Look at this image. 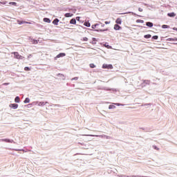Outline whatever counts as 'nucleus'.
<instances>
[{"label":"nucleus","instance_id":"obj_28","mask_svg":"<svg viewBox=\"0 0 177 177\" xmlns=\"http://www.w3.org/2000/svg\"><path fill=\"white\" fill-rule=\"evenodd\" d=\"M84 26H85V27H91V23L89 21H85Z\"/></svg>","mask_w":177,"mask_h":177},{"label":"nucleus","instance_id":"obj_33","mask_svg":"<svg viewBox=\"0 0 177 177\" xmlns=\"http://www.w3.org/2000/svg\"><path fill=\"white\" fill-rule=\"evenodd\" d=\"M115 105H113V104H110L109 106V110H113V109H115Z\"/></svg>","mask_w":177,"mask_h":177},{"label":"nucleus","instance_id":"obj_22","mask_svg":"<svg viewBox=\"0 0 177 177\" xmlns=\"http://www.w3.org/2000/svg\"><path fill=\"white\" fill-rule=\"evenodd\" d=\"M48 102H38L37 105L40 106H44L45 104H47Z\"/></svg>","mask_w":177,"mask_h":177},{"label":"nucleus","instance_id":"obj_19","mask_svg":"<svg viewBox=\"0 0 177 177\" xmlns=\"http://www.w3.org/2000/svg\"><path fill=\"white\" fill-rule=\"evenodd\" d=\"M167 16L168 17H175V16H176V13H175L174 12H169L167 13Z\"/></svg>","mask_w":177,"mask_h":177},{"label":"nucleus","instance_id":"obj_27","mask_svg":"<svg viewBox=\"0 0 177 177\" xmlns=\"http://www.w3.org/2000/svg\"><path fill=\"white\" fill-rule=\"evenodd\" d=\"M144 38H145V39H150V38H151V35L150 34H147L144 35Z\"/></svg>","mask_w":177,"mask_h":177},{"label":"nucleus","instance_id":"obj_3","mask_svg":"<svg viewBox=\"0 0 177 177\" xmlns=\"http://www.w3.org/2000/svg\"><path fill=\"white\" fill-rule=\"evenodd\" d=\"M0 142H5L6 143H16V142H15V140L10 139V138H3V139H1Z\"/></svg>","mask_w":177,"mask_h":177},{"label":"nucleus","instance_id":"obj_4","mask_svg":"<svg viewBox=\"0 0 177 177\" xmlns=\"http://www.w3.org/2000/svg\"><path fill=\"white\" fill-rule=\"evenodd\" d=\"M17 23H18L19 26H21V24H31V22L30 21H21L19 19L17 20Z\"/></svg>","mask_w":177,"mask_h":177},{"label":"nucleus","instance_id":"obj_49","mask_svg":"<svg viewBox=\"0 0 177 177\" xmlns=\"http://www.w3.org/2000/svg\"><path fill=\"white\" fill-rule=\"evenodd\" d=\"M86 136H91L92 138H94V136H96V138H97V136H95V135H92V134H88V135H86Z\"/></svg>","mask_w":177,"mask_h":177},{"label":"nucleus","instance_id":"obj_48","mask_svg":"<svg viewBox=\"0 0 177 177\" xmlns=\"http://www.w3.org/2000/svg\"><path fill=\"white\" fill-rule=\"evenodd\" d=\"M78 77H75L73 78H72V81H78Z\"/></svg>","mask_w":177,"mask_h":177},{"label":"nucleus","instance_id":"obj_20","mask_svg":"<svg viewBox=\"0 0 177 177\" xmlns=\"http://www.w3.org/2000/svg\"><path fill=\"white\" fill-rule=\"evenodd\" d=\"M69 23L70 24L75 25L77 24V19L75 18H73L72 19L70 20Z\"/></svg>","mask_w":177,"mask_h":177},{"label":"nucleus","instance_id":"obj_50","mask_svg":"<svg viewBox=\"0 0 177 177\" xmlns=\"http://www.w3.org/2000/svg\"><path fill=\"white\" fill-rule=\"evenodd\" d=\"M30 57H32V55L31 54L28 55V57H27L28 60H30Z\"/></svg>","mask_w":177,"mask_h":177},{"label":"nucleus","instance_id":"obj_44","mask_svg":"<svg viewBox=\"0 0 177 177\" xmlns=\"http://www.w3.org/2000/svg\"><path fill=\"white\" fill-rule=\"evenodd\" d=\"M113 104H114L115 106H124V104H120V103H113Z\"/></svg>","mask_w":177,"mask_h":177},{"label":"nucleus","instance_id":"obj_13","mask_svg":"<svg viewBox=\"0 0 177 177\" xmlns=\"http://www.w3.org/2000/svg\"><path fill=\"white\" fill-rule=\"evenodd\" d=\"M103 90L104 91H112V92H117V89H115V88H110L109 87H104Z\"/></svg>","mask_w":177,"mask_h":177},{"label":"nucleus","instance_id":"obj_30","mask_svg":"<svg viewBox=\"0 0 177 177\" xmlns=\"http://www.w3.org/2000/svg\"><path fill=\"white\" fill-rule=\"evenodd\" d=\"M24 103L25 104H27V103H30V98L29 97L25 98V100H24Z\"/></svg>","mask_w":177,"mask_h":177},{"label":"nucleus","instance_id":"obj_34","mask_svg":"<svg viewBox=\"0 0 177 177\" xmlns=\"http://www.w3.org/2000/svg\"><path fill=\"white\" fill-rule=\"evenodd\" d=\"M162 28H163V29L170 28V26H169V25L163 24V25H162Z\"/></svg>","mask_w":177,"mask_h":177},{"label":"nucleus","instance_id":"obj_38","mask_svg":"<svg viewBox=\"0 0 177 177\" xmlns=\"http://www.w3.org/2000/svg\"><path fill=\"white\" fill-rule=\"evenodd\" d=\"M151 39L153 40H157L158 39V35H154L151 37Z\"/></svg>","mask_w":177,"mask_h":177},{"label":"nucleus","instance_id":"obj_55","mask_svg":"<svg viewBox=\"0 0 177 177\" xmlns=\"http://www.w3.org/2000/svg\"><path fill=\"white\" fill-rule=\"evenodd\" d=\"M15 151H22V150H24V149H14Z\"/></svg>","mask_w":177,"mask_h":177},{"label":"nucleus","instance_id":"obj_32","mask_svg":"<svg viewBox=\"0 0 177 177\" xmlns=\"http://www.w3.org/2000/svg\"><path fill=\"white\" fill-rule=\"evenodd\" d=\"M176 40H177L176 37H174V38L170 37L166 39V41H175Z\"/></svg>","mask_w":177,"mask_h":177},{"label":"nucleus","instance_id":"obj_57","mask_svg":"<svg viewBox=\"0 0 177 177\" xmlns=\"http://www.w3.org/2000/svg\"><path fill=\"white\" fill-rule=\"evenodd\" d=\"M172 30H174V31H177V28H176V27H174V28H172Z\"/></svg>","mask_w":177,"mask_h":177},{"label":"nucleus","instance_id":"obj_25","mask_svg":"<svg viewBox=\"0 0 177 177\" xmlns=\"http://www.w3.org/2000/svg\"><path fill=\"white\" fill-rule=\"evenodd\" d=\"M100 26V24H93V25L91 26V28H92L93 30H99V29H95L96 27H97V26Z\"/></svg>","mask_w":177,"mask_h":177},{"label":"nucleus","instance_id":"obj_15","mask_svg":"<svg viewBox=\"0 0 177 177\" xmlns=\"http://www.w3.org/2000/svg\"><path fill=\"white\" fill-rule=\"evenodd\" d=\"M146 85H150V80H143L142 86H146Z\"/></svg>","mask_w":177,"mask_h":177},{"label":"nucleus","instance_id":"obj_43","mask_svg":"<svg viewBox=\"0 0 177 177\" xmlns=\"http://www.w3.org/2000/svg\"><path fill=\"white\" fill-rule=\"evenodd\" d=\"M30 104H32V106H37V104H38V101H35L32 102Z\"/></svg>","mask_w":177,"mask_h":177},{"label":"nucleus","instance_id":"obj_29","mask_svg":"<svg viewBox=\"0 0 177 177\" xmlns=\"http://www.w3.org/2000/svg\"><path fill=\"white\" fill-rule=\"evenodd\" d=\"M57 75V77H61L64 81V80H66L64 75H63L62 73H58Z\"/></svg>","mask_w":177,"mask_h":177},{"label":"nucleus","instance_id":"obj_47","mask_svg":"<svg viewBox=\"0 0 177 177\" xmlns=\"http://www.w3.org/2000/svg\"><path fill=\"white\" fill-rule=\"evenodd\" d=\"M25 107H28V109H30V107H32V106L31 104H28L25 105Z\"/></svg>","mask_w":177,"mask_h":177},{"label":"nucleus","instance_id":"obj_10","mask_svg":"<svg viewBox=\"0 0 177 177\" xmlns=\"http://www.w3.org/2000/svg\"><path fill=\"white\" fill-rule=\"evenodd\" d=\"M140 129L144 131V132H150L151 128L150 127H140Z\"/></svg>","mask_w":177,"mask_h":177},{"label":"nucleus","instance_id":"obj_53","mask_svg":"<svg viewBox=\"0 0 177 177\" xmlns=\"http://www.w3.org/2000/svg\"><path fill=\"white\" fill-rule=\"evenodd\" d=\"M54 107H62L60 104H54Z\"/></svg>","mask_w":177,"mask_h":177},{"label":"nucleus","instance_id":"obj_63","mask_svg":"<svg viewBox=\"0 0 177 177\" xmlns=\"http://www.w3.org/2000/svg\"><path fill=\"white\" fill-rule=\"evenodd\" d=\"M59 24H63V22H59Z\"/></svg>","mask_w":177,"mask_h":177},{"label":"nucleus","instance_id":"obj_64","mask_svg":"<svg viewBox=\"0 0 177 177\" xmlns=\"http://www.w3.org/2000/svg\"><path fill=\"white\" fill-rule=\"evenodd\" d=\"M176 39H177V37H176ZM176 41H177V40H176Z\"/></svg>","mask_w":177,"mask_h":177},{"label":"nucleus","instance_id":"obj_54","mask_svg":"<svg viewBox=\"0 0 177 177\" xmlns=\"http://www.w3.org/2000/svg\"><path fill=\"white\" fill-rule=\"evenodd\" d=\"M138 12H143V8H138Z\"/></svg>","mask_w":177,"mask_h":177},{"label":"nucleus","instance_id":"obj_40","mask_svg":"<svg viewBox=\"0 0 177 177\" xmlns=\"http://www.w3.org/2000/svg\"><path fill=\"white\" fill-rule=\"evenodd\" d=\"M136 21V23H145V21L143 19H137Z\"/></svg>","mask_w":177,"mask_h":177},{"label":"nucleus","instance_id":"obj_24","mask_svg":"<svg viewBox=\"0 0 177 177\" xmlns=\"http://www.w3.org/2000/svg\"><path fill=\"white\" fill-rule=\"evenodd\" d=\"M65 17H73V16H74V14L71 13V12H66L64 15Z\"/></svg>","mask_w":177,"mask_h":177},{"label":"nucleus","instance_id":"obj_6","mask_svg":"<svg viewBox=\"0 0 177 177\" xmlns=\"http://www.w3.org/2000/svg\"><path fill=\"white\" fill-rule=\"evenodd\" d=\"M77 26H79V30H88V31H95L94 29H91V28H86L85 26H80V25H77Z\"/></svg>","mask_w":177,"mask_h":177},{"label":"nucleus","instance_id":"obj_8","mask_svg":"<svg viewBox=\"0 0 177 177\" xmlns=\"http://www.w3.org/2000/svg\"><path fill=\"white\" fill-rule=\"evenodd\" d=\"M113 30H115V31H120L122 30V27H121L120 25L115 24L113 27Z\"/></svg>","mask_w":177,"mask_h":177},{"label":"nucleus","instance_id":"obj_37","mask_svg":"<svg viewBox=\"0 0 177 177\" xmlns=\"http://www.w3.org/2000/svg\"><path fill=\"white\" fill-rule=\"evenodd\" d=\"M133 27H139L140 28H147L146 26H139V25H133Z\"/></svg>","mask_w":177,"mask_h":177},{"label":"nucleus","instance_id":"obj_36","mask_svg":"<svg viewBox=\"0 0 177 177\" xmlns=\"http://www.w3.org/2000/svg\"><path fill=\"white\" fill-rule=\"evenodd\" d=\"M76 21H80V23H84L83 21H81L80 19L81 17H76Z\"/></svg>","mask_w":177,"mask_h":177},{"label":"nucleus","instance_id":"obj_52","mask_svg":"<svg viewBox=\"0 0 177 177\" xmlns=\"http://www.w3.org/2000/svg\"><path fill=\"white\" fill-rule=\"evenodd\" d=\"M10 83L9 82H6V83H3V85H4V86H6L8 85H10Z\"/></svg>","mask_w":177,"mask_h":177},{"label":"nucleus","instance_id":"obj_59","mask_svg":"<svg viewBox=\"0 0 177 177\" xmlns=\"http://www.w3.org/2000/svg\"><path fill=\"white\" fill-rule=\"evenodd\" d=\"M145 6H150V5L147 4V3H144Z\"/></svg>","mask_w":177,"mask_h":177},{"label":"nucleus","instance_id":"obj_51","mask_svg":"<svg viewBox=\"0 0 177 177\" xmlns=\"http://www.w3.org/2000/svg\"><path fill=\"white\" fill-rule=\"evenodd\" d=\"M37 26L39 27V28H44V26L41 24H38Z\"/></svg>","mask_w":177,"mask_h":177},{"label":"nucleus","instance_id":"obj_16","mask_svg":"<svg viewBox=\"0 0 177 177\" xmlns=\"http://www.w3.org/2000/svg\"><path fill=\"white\" fill-rule=\"evenodd\" d=\"M131 13L132 15V16H138V17H142V16L133 12H124V15H128Z\"/></svg>","mask_w":177,"mask_h":177},{"label":"nucleus","instance_id":"obj_12","mask_svg":"<svg viewBox=\"0 0 177 177\" xmlns=\"http://www.w3.org/2000/svg\"><path fill=\"white\" fill-rule=\"evenodd\" d=\"M115 23H116V24L120 26V24H122V19H121V18L118 17L116 19Z\"/></svg>","mask_w":177,"mask_h":177},{"label":"nucleus","instance_id":"obj_58","mask_svg":"<svg viewBox=\"0 0 177 177\" xmlns=\"http://www.w3.org/2000/svg\"><path fill=\"white\" fill-rule=\"evenodd\" d=\"M120 177H130L129 176L122 175Z\"/></svg>","mask_w":177,"mask_h":177},{"label":"nucleus","instance_id":"obj_23","mask_svg":"<svg viewBox=\"0 0 177 177\" xmlns=\"http://www.w3.org/2000/svg\"><path fill=\"white\" fill-rule=\"evenodd\" d=\"M43 21H44V23H51L52 20H50V19H49L48 17H44L43 19Z\"/></svg>","mask_w":177,"mask_h":177},{"label":"nucleus","instance_id":"obj_9","mask_svg":"<svg viewBox=\"0 0 177 177\" xmlns=\"http://www.w3.org/2000/svg\"><path fill=\"white\" fill-rule=\"evenodd\" d=\"M145 26H147V27H149V28H152V27L154 26V24L151 21H147L145 23Z\"/></svg>","mask_w":177,"mask_h":177},{"label":"nucleus","instance_id":"obj_18","mask_svg":"<svg viewBox=\"0 0 177 177\" xmlns=\"http://www.w3.org/2000/svg\"><path fill=\"white\" fill-rule=\"evenodd\" d=\"M104 46L105 48H106V49H113V46L109 45V43H108V42H105V43L104 44Z\"/></svg>","mask_w":177,"mask_h":177},{"label":"nucleus","instance_id":"obj_5","mask_svg":"<svg viewBox=\"0 0 177 177\" xmlns=\"http://www.w3.org/2000/svg\"><path fill=\"white\" fill-rule=\"evenodd\" d=\"M64 56H66V53H60L55 57L54 59L57 60L58 59H60V57H64Z\"/></svg>","mask_w":177,"mask_h":177},{"label":"nucleus","instance_id":"obj_17","mask_svg":"<svg viewBox=\"0 0 177 177\" xmlns=\"http://www.w3.org/2000/svg\"><path fill=\"white\" fill-rule=\"evenodd\" d=\"M97 39H97L95 37H93L92 41H90V44H92V45H96V42H97Z\"/></svg>","mask_w":177,"mask_h":177},{"label":"nucleus","instance_id":"obj_60","mask_svg":"<svg viewBox=\"0 0 177 177\" xmlns=\"http://www.w3.org/2000/svg\"><path fill=\"white\" fill-rule=\"evenodd\" d=\"M106 26L104 24H101V27H104Z\"/></svg>","mask_w":177,"mask_h":177},{"label":"nucleus","instance_id":"obj_45","mask_svg":"<svg viewBox=\"0 0 177 177\" xmlns=\"http://www.w3.org/2000/svg\"><path fill=\"white\" fill-rule=\"evenodd\" d=\"M6 3H8V1H0V5H6Z\"/></svg>","mask_w":177,"mask_h":177},{"label":"nucleus","instance_id":"obj_7","mask_svg":"<svg viewBox=\"0 0 177 177\" xmlns=\"http://www.w3.org/2000/svg\"><path fill=\"white\" fill-rule=\"evenodd\" d=\"M9 107H10V109H12L13 110H16V109L19 107V104L16 103L10 104Z\"/></svg>","mask_w":177,"mask_h":177},{"label":"nucleus","instance_id":"obj_1","mask_svg":"<svg viewBox=\"0 0 177 177\" xmlns=\"http://www.w3.org/2000/svg\"><path fill=\"white\" fill-rule=\"evenodd\" d=\"M102 68L106 69V70H113V68H114V67L113 66V64H103Z\"/></svg>","mask_w":177,"mask_h":177},{"label":"nucleus","instance_id":"obj_56","mask_svg":"<svg viewBox=\"0 0 177 177\" xmlns=\"http://www.w3.org/2000/svg\"><path fill=\"white\" fill-rule=\"evenodd\" d=\"M104 23H105V24H110L111 21H106Z\"/></svg>","mask_w":177,"mask_h":177},{"label":"nucleus","instance_id":"obj_2","mask_svg":"<svg viewBox=\"0 0 177 177\" xmlns=\"http://www.w3.org/2000/svg\"><path fill=\"white\" fill-rule=\"evenodd\" d=\"M12 55H14L15 59H17L18 60H23V59H24V57L19 54L18 52H13Z\"/></svg>","mask_w":177,"mask_h":177},{"label":"nucleus","instance_id":"obj_46","mask_svg":"<svg viewBox=\"0 0 177 177\" xmlns=\"http://www.w3.org/2000/svg\"><path fill=\"white\" fill-rule=\"evenodd\" d=\"M88 37H85L82 38V41H84V42H88Z\"/></svg>","mask_w":177,"mask_h":177},{"label":"nucleus","instance_id":"obj_26","mask_svg":"<svg viewBox=\"0 0 177 177\" xmlns=\"http://www.w3.org/2000/svg\"><path fill=\"white\" fill-rule=\"evenodd\" d=\"M20 97L19 96H16L15 98V103H20Z\"/></svg>","mask_w":177,"mask_h":177},{"label":"nucleus","instance_id":"obj_61","mask_svg":"<svg viewBox=\"0 0 177 177\" xmlns=\"http://www.w3.org/2000/svg\"><path fill=\"white\" fill-rule=\"evenodd\" d=\"M173 45H177V43H172Z\"/></svg>","mask_w":177,"mask_h":177},{"label":"nucleus","instance_id":"obj_11","mask_svg":"<svg viewBox=\"0 0 177 177\" xmlns=\"http://www.w3.org/2000/svg\"><path fill=\"white\" fill-rule=\"evenodd\" d=\"M95 32H104L105 31H109V28L105 29H99V30H94Z\"/></svg>","mask_w":177,"mask_h":177},{"label":"nucleus","instance_id":"obj_42","mask_svg":"<svg viewBox=\"0 0 177 177\" xmlns=\"http://www.w3.org/2000/svg\"><path fill=\"white\" fill-rule=\"evenodd\" d=\"M153 149H154V150H160V148H158V147H157V145H153Z\"/></svg>","mask_w":177,"mask_h":177},{"label":"nucleus","instance_id":"obj_35","mask_svg":"<svg viewBox=\"0 0 177 177\" xmlns=\"http://www.w3.org/2000/svg\"><path fill=\"white\" fill-rule=\"evenodd\" d=\"M89 67H90V68H95L96 65H95V64H90Z\"/></svg>","mask_w":177,"mask_h":177},{"label":"nucleus","instance_id":"obj_14","mask_svg":"<svg viewBox=\"0 0 177 177\" xmlns=\"http://www.w3.org/2000/svg\"><path fill=\"white\" fill-rule=\"evenodd\" d=\"M59 21H60V20H59V19H57V18H55L53 21V24H54V26H59Z\"/></svg>","mask_w":177,"mask_h":177},{"label":"nucleus","instance_id":"obj_31","mask_svg":"<svg viewBox=\"0 0 177 177\" xmlns=\"http://www.w3.org/2000/svg\"><path fill=\"white\" fill-rule=\"evenodd\" d=\"M9 5H12L13 6H17V3L15 1H10L8 3Z\"/></svg>","mask_w":177,"mask_h":177},{"label":"nucleus","instance_id":"obj_41","mask_svg":"<svg viewBox=\"0 0 177 177\" xmlns=\"http://www.w3.org/2000/svg\"><path fill=\"white\" fill-rule=\"evenodd\" d=\"M142 106L144 107L146 106H153V104H151V103L142 104Z\"/></svg>","mask_w":177,"mask_h":177},{"label":"nucleus","instance_id":"obj_21","mask_svg":"<svg viewBox=\"0 0 177 177\" xmlns=\"http://www.w3.org/2000/svg\"><path fill=\"white\" fill-rule=\"evenodd\" d=\"M30 39V42H32V44L33 45H37L38 44V40L37 39Z\"/></svg>","mask_w":177,"mask_h":177},{"label":"nucleus","instance_id":"obj_62","mask_svg":"<svg viewBox=\"0 0 177 177\" xmlns=\"http://www.w3.org/2000/svg\"><path fill=\"white\" fill-rule=\"evenodd\" d=\"M132 177H139V176H133Z\"/></svg>","mask_w":177,"mask_h":177},{"label":"nucleus","instance_id":"obj_39","mask_svg":"<svg viewBox=\"0 0 177 177\" xmlns=\"http://www.w3.org/2000/svg\"><path fill=\"white\" fill-rule=\"evenodd\" d=\"M24 71H31V68L30 67H28V66H26L24 68Z\"/></svg>","mask_w":177,"mask_h":177}]
</instances>
